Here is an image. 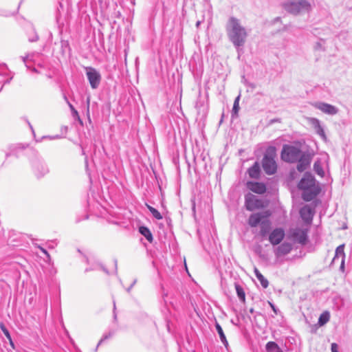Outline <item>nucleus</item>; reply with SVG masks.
I'll use <instances>...</instances> for the list:
<instances>
[{"instance_id": "6ab92c4d", "label": "nucleus", "mask_w": 352, "mask_h": 352, "mask_svg": "<svg viewBox=\"0 0 352 352\" xmlns=\"http://www.w3.org/2000/svg\"><path fill=\"white\" fill-rule=\"evenodd\" d=\"M344 245L342 244L339 245L336 250L335 256L333 258V262L335 263L338 258H341V260H345V254H344Z\"/></svg>"}, {"instance_id": "49530a36", "label": "nucleus", "mask_w": 352, "mask_h": 352, "mask_svg": "<svg viewBox=\"0 0 352 352\" xmlns=\"http://www.w3.org/2000/svg\"><path fill=\"white\" fill-rule=\"evenodd\" d=\"M28 125H29L30 128L31 129L32 133H34V131L33 129L32 126L31 125V124L29 122H28Z\"/></svg>"}, {"instance_id": "2eb2a0df", "label": "nucleus", "mask_w": 352, "mask_h": 352, "mask_svg": "<svg viewBox=\"0 0 352 352\" xmlns=\"http://www.w3.org/2000/svg\"><path fill=\"white\" fill-rule=\"evenodd\" d=\"M260 235L262 237L266 236L271 229V222L268 218H265L260 224Z\"/></svg>"}, {"instance_id": "0eeeda50", "label": "nucleus", "mask_w": 352, "mask_h": 352, "mask_svg": "<svg viewBox=\"0 0 352 352\" xmlns=\"http://www.w3.org/2000/svg\"><path fill=\"white\" fill-rule=\"evenodd\" d=\"M86 69V76L92 89H97L101 80L100 74L91 67H87Z\"/></svg>"}, {"instance_id": "a878e982", "label": "nucleus", "mask_w": 352, "mask_h": 352, "mask_svg": "<svg viewBox=\"0 0 352 352\" xmlns=\"http://www.w3.org/2000/svg\"><path fill=\"white\" fill-rule=\"evenodd\" d=\"M239 100H240V95H239L234 101V104L232 111V117H236L238 116V112L239 111Z\"/></svg>"}, {"instance_id": "c03bdc74", "label": "nucleus", "mask_w": 352, "mask_h": 352, "mask_svg": "<svg viewBox=\"0 0 352 352\" xmlns=\"http://www.w3.org/2000/svg\"><path fill=\"white\" fill-rule=\"evenodd\" d=\"M135 281H134V282L133 283V284H132V285H131V286H130V287L126 289V291H127L128 292H130L131 289L132 288V287L134 285V284H135Z\"/></svg>"}, {"instance_id": "a19ab883", "label": "nucleus", "mask_w": 352, "mask_h": 352, "mask_svg": "<svg viewBox=\"0 0 352 352\" xmlns=\"http://www.w3.org/2000/svg\"><path fill=\"white\" fill-rule=\"evenodd\" d=\"M72 111V113H73V116H78V111L74 108V109H71Z\"/></svg>"}, {"instance_id": "f8f14e48", "label": "nucleus", "mask_w": 352, "mask_h": 352, "mask_svg": "<svg viewBox=\"0 0 352 352\" xmlns=\"http://www.w3.org/2000/svg\"><path fill=\"white\" fill-rule=\"evenodd\" d=\"M285 236V232L282 228L274 229L269 235V241L275 245L279 244Z\"/></svg>"}, {"instance_id": "412c9836", "label": "nucleus", "mask_w": 352, "mask_h": 352, "mask_svg": "<svg viewBox=\"0 0 352 352\" xmlns=\"http://www.w3.org/2000/svg\"><path fill=\"white\" fill-rule=\"evenodd\" d=\"M254 272L256 277L259 280L262 287L263 288H267L269 285L268 280L262 275V274L257 268H255Z\"/></svg>"}, {"instance_id": "603ef678", "label": "nucleus", "mask_w": 352, "mask_h": 352, "mask_svg": "<svg viewBox=\"0 0 352 352\" xmlns=\"http://www.w3.org/2000/svg\"><path fill=\"white\" fill-rule=\"evenodd\" d=\"M250 313H252H252H254V309H253V308H251V309H250Z\"/></svg>"}, {"instance_id": "c85d7f7f", "label": "nucleus", "mask_w": 352, "mask_h": 352, "mask_svg": "<svg viewBox=\"0 0 352 352\" xmlns=\"http://www.w3.org/2000/svg\"><path fill=\"white\" fill-rule=\"evenodd\" d=\"M148 210L151 212L153 217H155L156 219L160 220L162 219V215L160 214V212L155 209V208L149 206L148 204H146Z\"/></svg>"}, {"instance_id": "4be33fe9", "label": "nucleus", "mask_w": 352, "mask_h": 352, "mask_svg": "<svg viewBox=\"0 0 352 352\" xmlns=\"http://www.w3.org/2000/svg\"><path fill=\"white\" fill-rule=\"evenodd\" d=\"M215 328H216L217 331V333H218V334L219 336L221 341L224 344V346L226 347H227L228 345V341L226 340V336H225V334L223 333V331L221 325L218 322H216Z\"/></svg>"}, {"instance_id": "f257e3e1", "label": "nucleus", "mask_w": 352, "mask_h": 352, "mask_svg": "<svg viewBox=\"0 0 352 352\" xmlns=\"http://www.w3.org/2000/svg\"><path fill=\"white\" fill-rule=\"evenodd\" d=\"M281 159L286 162L296 163L299 172L305 170L311 162L310 154L302 151L299 147L290 144H284L281 151Z\"/></svg>"}, {"instance_id": "4d7b16f0", "label": "nucleus", "mask_w": 352, "mask_h": 352, "mask_svg": "<svg viewBox=\"0 0 352 352\" xmlns=\"http://www.w3.org/2000/svg\"><path fill=\"white\" fill-rule=\"evenodd\" d=\"M114 318L116 319V314H114Z\"/></svg>"}, {"instance_id": "39448f33", "label": "nucleus", "mask_w": 352, "mask_h": 352, "mask_svg": "<svg viewBox=\"0 0 352 352\" xmlns=\"http://www.w3.org/2000/svg\"><path fill=\"white\" fill-rule=\"evenodd\" d=\"M276 154V148L270 146L267 148L262 161V166L264 171L267 175H273L277 169V164L275 161Z\"/></svg>"}, {"instance_id": "58836bf2", "label": "nucleus", "mask_w": 352, "mask_h": 352, "mask_svg": "<svg viewBox=\"0 0 352 352\" xmlns=\"http://www.w3.org/2000/svg\"><path fill=\"white\" fill-rule=\"evenodd\" d=\"M96 269H97V267H92V268H89V267H87V268H86V269H85V272H89V271H91V270H96Z\"/></svg>"}, {"instance_id": "ddd939ff", "label": "nucleus", "mask_w": 352, "mask_h": 352, "mask_svg": "<svg viewBox=\"0 0 352 352\" xmlns=\"http://www.w3.org/2000/svg\"><path fill=\"white\" fill-rule=\"evenodd\" d=\"M292 250V244L287 242H284L274 250V254L276 257H279L289 254Z\"/></svg>"}, {"instance_id": "a18cd8bd", "label": "nucleus", "mask_w": 352, "mask_h": 352, "mask_svg": "<svg viewBox=\"0 0 352 352\" xmlns=\"http://www.w3.org/2000/svg\"><path fill=\"white\" fill-rule=\"evenodd\" d=\"M85 261L88 264L89 263V258L87 256H85Z\"/></svg>"}, {"instance_id": "7ed1b4c3", "label": "nucleus", "mask_w": 352, "mask_h": 352, "mask_svg": "<svg viewBox=\"0 0 352 352\" xmlns=\"http://www.w3.org/2000/svg\"><path fill=\"white\" fill-rule=\"evenodd\" d=\"M298 186L303 190L302 197L306 201L314 199L320 191V188L316 184L314 177L309 173H305Z\"/></svg>"}, {"instance_id": "393cba45", "label": "nucleus", "mask_w": 352, "mask_h": 352, "mask_svg": "<svg viewBox=\"0 0 352 352\" xmlns=\"http://www.w3.org/2000/svg\"><path fill=\"white\" fill-rule=\"evenodd\" d=\"M235 289L239 300L241 302H244L245 301V294L243 287L240 286L239 284L236 283Z\"/></svg>"}, {"instance_id": "aec40b11", "label": "nucleus", "mask_w": 352, "mask_h": 352, "mask_svg": "<svg viewBox=\"0 0 352 352\" xmlns=\"http://www.w3.org/2000/svg\"><path fill=\"white\" fill-rule=\"evenodd\" d=\"M139 232L141 234H142L148 241L151 243L153 240L152 233L151 232L150 230L145 226H140L139 228Z\"/></svg>"}, {"instance_id": "dca6fc26", "label": "nucleus", "mask_w": 352, "mask_h": 352, "mask_svg": "<svg viewBox=\"0 0 352 352\" xmlns=\"http://www.w3.org/2000/svg\"><path fill=\"white\" fill-rule=\"evenodd\" d=\"M311 123L314 126L316 133L321 137L322 139L326 140V135L324 131L323 128L320 125V120L316 118H311Z\"/></svg>"}, {"instance_id": "b1692460", "label": "nucleus", "mask_w": 352, "mask_h": 352, "mask_svg": "<svg viewBox=\"0 0 352 352\" xmlns=\"http://www.w3.org/2000/svg\"><path fill=\"white\" fill-rule=\"evenodd\" d=\"M329 319H330L329 312L324 311L322 314H320V316L318 318V324L320 327L323 326L329 322Z\"/></svg>"}, {"instance_id": "f03ea898", "label": "nucleus", "mask_w": 352, "mask_h": 352, "mask_svg": "<svg viewBox=\"0 0 352 352\" xmlns=\"http://www.w3.org/2000/svg\"><path fill=\"white\" fill-rule=\"evenodd\" d=\"M226 30L230 41L236 48L244 45L248 32L239 19L234 16L230 17L226 25Z\"/></svg>"}, {"instance_id": "423d86ee", "label": "nucleus", "mask_w": 352, "mask_h": 352, "mask_svg": "<svg viewBox=\"0 0 352 352\" xmlns=\"http://www.w3.org/2000/svg\"><path fill=\"white\" fill-rule=\"evenodd\" d=\"M245 206L249 211H254L265 207L263 201L252 193H248L245 196Z\"/></svg>"}, {"instance_id": "3c124183", "label": "nucleus", "mask_w": 352, "mask_h": 352, "mask_svg": "<svg viewBox=\"0 0 352 352\" xmlns=\"http://www.w3.org/2000/svg\"><path fill=\"white\" fill-rule=\"evenodd\" d=\"M60 138V136H59V135H56V136H55V137H54V138H50V139H58V138Z\"/></svg>"}, {"instance_id": "6e6552de", "label": "nucleus", "mask_w": 352, "mask_h": 352, "mask_svg": "<svg viewBox=\"0 0 352 352\" xmlns=\"http://www.w3.org/2000/svg\"><path fill=\"white\" fill-rule=\"evenodd\" d=\"M270 214L271 213L269 211L253 213L248 219V224L250 227L255 228L260 225L265 218H269Z\"/></svg>"}, {"instance_id": "6e6d98bb", "label": "nucleus", "mask_w": 352, "mask_h": 352, "mask_svg": "<svg viewBox=\"0 0 352 352\" xmlns=\"http://www.w3.org/2000/svg\"><path fill=\"white\" fill-rule=\"evenodd\" d=\"M114 309H116V304L113 302Z\"/></svg>"}, {"instance_id": "7c9ffc66", "label": "nucleus", "mask_w": 352, "mask_h": 352, "mask_svg": "<svg viewBox=\"0 0 352 352\" xmlns=\"http://www.w3.org/2000/svg\"><path fill=\"white\" fill-rule=\"evenodd\" d=\"M0 327H1V329L3 331V334L10 340V344L13 346L14 344L12 341L11 336H10L8 330L6 329V327L3 324H1Z\"/></svg>"}, {"instance_id": "72a5a7b5", "label": "nucleus", "mask_w": 352, "mask_h": 352, "mask_svg": "<svg viewBox=\"0 0 352 352\" xmlns=\"http://www.w3.org/2000/svg\"><path fill=\"white\" fill-rule=\"evenodd\" d=\"M15 148H16V146H14V145H11V146H10V151L7 152V153H6V158L9 157L11 155V153H12V151Z\"/></svg>"}, {"instance_id": "5fc2aeb1", "label": "nucleus", "mask_w": 352, "mask_h": 352, "mask_svg": "<svg viewBox=\"0 0 352 352\" xmlns=\"http://www.w3.org/2000/svg\"><path fill=\"white\" fill-rule=\"evenodd\" d=\"M47 172V168H44V173H45Z\"/></svg>"}, {"instance_id": "09e8293b", "label": "nucleus", "mask_w": 352, "mask_h": 352, "mask_svg": "<svg viewBox=\"0 0 352 352\" xmlns=\"http://www.w3.org/2000/svg\"><path fill=\"white\" fill-rule=\"evenodd\" d=\"M67 103H68V104H69V108H70L71 109H74V106H73L72 104H70L69 102H67Z\"/></svg>"}, {"instance_id": "9b49d317", "label": "nucleus", "mask_w": 352, "mask_h": 352, "mask_svg": "<svg viewBox=\"0 0 352 352\" xmlns=\"http://www.w3.org/2000/svg\"><path fill=\"white\" fill-rule=\"evenodd\" d=\"M291 235L294 240L298 242L299 243L305 244L307 241V234L306 230L296 228L291 231Z\"/></svg>"}, {"instance_id": "79ce46f5", "label": "nucleus", "mask_w": 352, "mask_h": 352, "mask_svg": "<svg viewBox=\"0 0 352 352\" xmlns=\"http://www.w3.org/2000/svg\"><path fill=\"white\" fill-rule=\"evenodd\" d=\"M40 249H41V252H42L43 253H44V254H45V255H47V256H49V254H48L47 252L44 248H40Z\"/></svg>"}, {"instance_id": "4c0bfd02", "label": "nucleus", "mask_w": 352, "mask_h": 352, "mask_svg": "<svg viewBox=\"0 0 352 352\" xmlns=\"http://www.w3.org/2000/svg\"><path fill=\"white\" fill-rule=\"evenodd\" d=\"M340 270L344 271V260H341Z\"/></svg>"}, {"instance_id": "37998d69", "label": "nucleus", "mask_w": 352, "mask_h": 352, "mask_svg": "<svg viewBox=\"0 0 352 352\" xmlns=\"http://www.w3.org/2000/svg\"><path fill=\"white\" fill-rule=\"evenodd\" d=\"M40 249H41V252H42L43 253H44V254H45V255H47V256H49V254H48L47 252L44 248H40Z\"/></svg>"}, {"instance_id": "c9c22d12", "label": "nucleus", "mask_w": 352, "mask_h": 352, "mask_svg": "<svg viewBox=\"0 0 352 352\" xmlns=\"http://www.w3.org/2000/svg\"><path fill=\"white\" fill-rule=\"evenodd\" d=\"M269 304L270 305V307H272V310L274 311V312L277 314V308L275 307V305L274 304H272V302H269Z\"/></svg>"}, {"instance_id": "de8ad7c7", "label": "nucleus", "mask_w": 352, "mask_h": 352, "mask_svg": "<svg viewBox=\"0 0 352 352\" xmlns=\"http://www.w3.org/2000/svg\"><path fill=\"white\" fill-rule=\"evenodd\" d=\"M200 24H201V21H198L196 23V27H197V28H199V25H200Z\"/></svg>"}, {"instance_id": "2f4dec72", "label": "nucleus", "mask_w": 352, "mask_h": 352, "mask_svg": "<svg viewBox=\"0 0 352 352\" xmlns=\"http://www.w3.org/2000/svg\"><path fill=\"white\" fill-rule=\"evenodd\" d=\"M278 349V344L274 342H269L266 344L267 352H272L273 350Z\"/></svg>"}, {"instance_id": "ea45409f", "label": "nucleus", "mask_w": 352, "mask_h": 352, "mask_svg": "<svg viewBox=\"0 0 352 352\" xmlns=\"http://www.w3.org/2000/svg\"><path fill=\"white\" fill-rule=\"evenodd\" d=\"M72 111V113H73V116H78V111L74 108V109H71Z\"/></svg>"}, {"instance_id": "bb28decb", "label": "nucleus", "mask_w": 352, "mask_h": 352, "mask_svg": "<svg viewBox=\"0 0 352 352\" xmlns=\"http://www.w3.org/2000/svg\"><path fill=\"white\" fill-rule=\"evenodd\" d=\"M28 36L30 42H36L38 40V36L33 27H30Z\"/></svg>"}, {"instance_id": "13d9d810", "label": "nucleus", "mask_w": 352, "mask_h": 352, "mask_svg": "<svg viewBox=\"0 0 352 352\" xmlns=\"http://www.w3.org/2000/svg\"><path fill=\"white\" fill-rule=\"evenodd\" d=\"M1 88H2V85H0V90L1 89Z\"/></svg>"}, {"instance_id": "20e7f679", "label": "nucleus", "mask_w": 352, "mask_h": 352, "mask_svg": "<svg viewBox=\"0 0 352 352\" xmlns=\"http://www.w3.org/2000/svg\"><path fill=\"white\" fill-rule=\"evenodd\" d=\"M283 7L292 14L309 12L311 10V4L307 0H289L283 4Z\"/></svg>"}, {"instance_id": "4468645a", "label": "nucleus", "mask_w": 352, "mask_h": 352, "mask_svg": "<svg viewBox=\"0 0 352 352\" xmlns=\"http://www.w3.org/2000/svg\"><path fill=\"white\" fill-rule=\"evenodd\" d=\"M247 186L251 191L257 194H263L266 191L265 185L261 182H249Z\"/></svg>"}, {"instance_id": "473e14b6", "label": "nucleus", "mask_w": 352, "mask_h": 352, "mask_svg": "<svg viewBox=\"0 0 352 352\" xmlns=\"http://www.w3.org/2000/svg\"><path fill=\"white\" fill-rule=\"evenodd\" d=\"M114 333H115V332H114V331H109L108 333L104 334V335L102 336V338H101V340L99 341V342H98V345H97V347H96V351L97 350V349H98V346H99L100 344H101V343H102L104 340H107V339H108V338H109L112 337V336H113V335L114 334Z\"/></svg>"}, {"instance_id": "9d476101", "label": "nucleus", "mask_w": 352, "mask_h": 352, "mask_svg": "<svg viewBox=\"0 0 352 352\" xmlns=\"http://www.w3.org/2000/svg\"><path fill=\"white\" fill-rule=\"evenodd\" d=\"M300 215L305 223H310L314 215V208L310 205L304 206L300 210Z\"/></svg>"}, {"instance_id": "f704fd0d", "label": "nucleus", "mask_w": 352, "mask_h": 352, "mask_svg": "<svg viewBox=\"0 0 352 352\" xmlns=\"http://www.w3.org/2000/svg\"><path fill=\"white\" fill-rule=\"evenodd\" d=\"M331 351H332V352H338V345L336 343H333L331 344Z\"/></svg>"}, {"instance_id": "8fccbe9b", "label": "nucleus", "mask_w": 352, "mask_h": 352, "mask_svg": "<svg viewBox=\"0 0 352 352\" xmlns=\"http://www.w3.org/2000/svg\"><path fill=\"white\" fill-rule=\"evenodd\" d=\"M32 72H38L37 71V69H36L35 67H33V68L32 69Z\"/></svg>"}, {"instance_id": "e433bc0d", "label": "nucleus", "mask_w": 352, "mask_h": 352, "mask_svg": "<svg viewBox=\"0 0 352 352\" xmlns=\"http://www.w3.org/2000/svg\"><path fill=\"white\" fill-rule=\"evenodd\" d=\"M86 103L87 106V109L89 110V104H90V96H88L86 99Z\"/></svg>"}, {"instance_id": "c756f323", "label": "nucleus", "mask_w": 352, "mask_h": 352, "mask_svg": "<svg viewBox=\"0 0 352 352\" xmlns=\"http://www.w3.org/2000/svg\"><path fill=\"white\" fill-rule=\"evenodd\" d=\"M34 56V54L32 53V54H28L25 56H21V60H23V62L25 63V66L28 69L30 68V66L28 65V61L29 60L30 61H33Z\"/></svg>"}, {"instance_id": "864d4df0", "label": "nucleus", "mask_w": 352, "mask_h": 352, "mask_svg": "<svg viewBox=\"0 0 352 352\" xmlns=\"http://www.w3.org/2000/svg\"><path fill=\"white\" fill-rule=\"evenodd\" d=\"M102 270H104L107 274H108V271H107L105 268L102 267Z\"/></svg>"}, {"instance_id": "5701e85b", "label": "nucleus", "mask_w": 352, "mask_h": 352, "mask_svg": "<svg viewBox=\"0 0 352 352\" xmlns=\"http://www.w3.org/2000/svg\"><path fill=\"white\" fill-rule=\"evenodd\" d=\"M325 45L326 41L323 38H320L314 43V50L315 51L324 52L326 50Z\"/></svg>"}, {"instance_id": "1a4fd4ad", "label": "nucleus", "mask_w": 352, "mask_h": 352, "mask_svg": "<svg viewBox=\"0 0 352 352\" xmlns=\"http://www.w3.org/2000/svg\"><path fill=\"white\" fill-rule=\"evenodd\" d=\"M314 106L316 109L320 110L324 113H326L328 115L333 116V115L337 114L338 112V109L336 107H335L332 104H328V103L318 102H316L314 104Z\"/></svg>"}, {"instance_id": "cd10ccee", "label": "nucleus", "mask_w": 352, "mask_h": 352, "mask_svg": "<svg viewBox=\"0 0 352 352\" xmlns=\"http://www.w3.org/2000/svg\"><path fill=\"white\" fill-rule=\"evenodd\" d=\"M314 170L318 175L321 177H322L324 174L321 162L320 160H317L315 162L314 164Z\"/></svg>"}, {"instance_id": "a211bd4d", "label": "nucleus", "mask_w": 352, "mask_h": 352, "mask_svg": "<svg viewBox=\"0 0 352 352\" xmlns=\"http://www.w3.org/2000/svg\"><path fill=\"white\" fill-rule=\"evenodd\" d=\"M260 166L258 162H255L252 166L248 169V174L251 178L257 179L260 175Z\"/></svg>"}, {"instance_id": "f3484780", "label": "nucleus", "mask_w": 352, "mask_h": 352, "mask_svg": "<svg viewBox=\"0 0 352 352\" xmlns=\"http://www.w3.org/2000/svg\"><path fill=\"white\" fill-rule=\"evenodd\" d=\"M311 123L314 126L316 133L321 137L322 139L326 140V135L324 131L323 128L320 125V120L316 118H311Z\"/></svg>"}]
</instances>
